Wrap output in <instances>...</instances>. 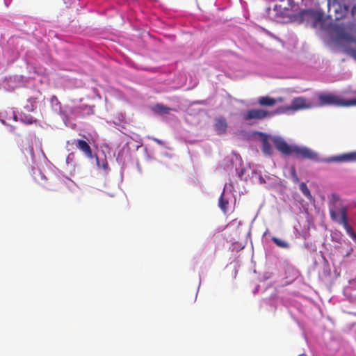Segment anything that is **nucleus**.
Here are the masks:
<instances>
[{"mask_svg":"<svg viewBox=\"0 0 356 356\" xmlns=\"http://www.w3.org/2000/svg\"><path fill=\"white\" fill-rule=\"evenodd\" d=\"M330 219L343 226L347 234L356 242V234L348 222V207L341 200L339 195L332 193L328 202Z\"/></svg>","mask_w":356,"mask_h":356,"instance_id":"obj_1","label":"nucleus"},{"mask_svg":"<svg viewBox=\"0 0 356 356\" xmlns=\"http://www.w3.org/2000/svg\"><path fill=\"white\" fill-rule=\"evenodd\" d=\"M273 141L276 149L285 156L294 154L297 159L319 161L318 154L308 147L290 145L280 137H274Z\"/></svg>","mask_w":356,"mask_h":356,"instance_id":"obj_2","label":"nucleus"},{"mask_svg":"<svg viewBox=\"0 0 356 356\" xmlns=\"http://www.w3.org/2000/svg\"><path fill=\"white\" fill-rule=\"evenodd\" d=\"M319 102L315 104V107H323L325 106H356V98L344 100L339 96L332 93H320L318 95Z\"/></svg>","mask_w":356,"mask_h":356,"instance_id":"obj_3","label":"nucleus"},{"mask_svg":"<svg viewBox=\"0 0 356 356\" xmlns=\"http://www.w3.org/2000/svg\"><path fill=\"white\" fill-rule=\"evenodd\" d=\"M315 107V104L308 102L303 97H295L290 106L278 108L276 113H284L289 111H297L302 109H309Z\"/></svg>","mask_w":356,"mask_h":356,"instance_id":"obj_4","label":"nucleus"},{"mask_svg":"<svg viewBox=\"0 0 356 356\" xmlns=\"http://www.w3.org/2000/svg\"><path fill=\"white\" fill-rule=\"evenodd\" d=\"M275 113V112L271 113L261 108H253L243 113L242 118L245 121H249L252 120H261L266 118L272 116Z\"/></svg>","mask_w":356,"mask_h":356,"instance_id":"obj_5","label":"nucleus"},{"mask_svg":"<svg viewBox=\"0 0 356 356\" xmlns=\"http://www.w3.org/2000/svg\"><path fill=\"white\" fill-rule=\"evenodd\" d=\"M325 163L338 162V163H350L356 162V151L343 154L341 155L331 156L322 160Z\"/></svg>","mask_w":356,"mask_h":356,"instance_id":"obj_6","label":"nucleus"},{"mask_svg":"<svg viewBox=\"0 0 356 356\" xmlns=\"http://www.w3.org/2000/svg\"><path fill=\"white\" fill-rule=\"evenodd\" d=\"M72 144L79 149L88 159H94L95 154L92 153V150L88 141L82 139H74Z\"/></svg>","mask_w":356,"mask_h":356,"instance_id":"obj_7","label":"nucleus"},{"mask_svg":"<svg viewBox=\"0 0 356 356\" xmlns=\"http://www.w3.org/2000/svg\"><path fill=\"white\" fill-rule=\"evenodd\" d=\"M227 127V122L225 117L219 116L214 119V129L218 135L225 134Z\"/></svg>","mask_w":356,"mask_h":356,"instance_id":"obj_8","label":"nucleus"},{"mask_svg":"<svg viewBox=\"0 0 356 356\" xmlns=\"http://www.w3.org/2000/svg\"><path fill=\"white\" fill-rule=\"evenodd\" d=\"M332 7L334 11V19L340 20L346 17L349 10V6L346 4L334 3Z\"/></svg>","mask_w":356,"mask_h":356,"instance_id":"obj_9","label":"nucleus"},{"mask_svg":"<svg viewBox=\"0 0 356 356\" xmlns=\"http://www.w3.org/2000/svg\"><path fill=\"white\" fill-rule=\"evenodd\" d=\"M261 136V149L265 155L270 156L273 154V148L270 143L268 141L269 136L264 133H260Z\"/></svg>","mask_w":356,"mask_h":356,"instance_id":"obj_10","label":"nucleus"},{"mask_svg":"<svg viewBox=\"0 0 356 356\" xmlns=\"http://www.w3.org/2000/svg\"><path fill=\"white\" fill-rule=\"evenodd\" d=\"M344 51L356 60V40H348L344 46Z\"/></svg>","mask_w":356,"mask_h":356,"instance_id":"obj_11","label":"nucleus"},{"mask_svg":"<svg viewBox=\"0 0 356 356\" xmlns=\"http://www.w3.org/2000/svg\"><path fill=\"white\" fill-rule=\"evenodd\" d=\"M258 104L261 106H273L277 103V100L269 96L259 97L257 99Z\"/></svg>","mask_w":356,"mask_h":356,"instance_id":"obj_12","label":"nucleus"},{"mask_svg":"<svg viewBox=\"0 0 356 356\" xmlns=\"http://www.w3.org/2000/svg\"><path fill=\"white\" fill-rule=\"evenodd\" d=\"M300 190L302 193L309 200H314L309 189L308 188L307 184L305 182H302L300 184Z\"/></svg>","mask_w":356,"mask_h":356,"instance_id":"obj_13","label":"nucleus"},{"mask_svg":"<svg viewBox=\"0 0 356 356\" xmlns=\"http://www.w3.org/2000/svg\"><path fill=\"white\" fill-rule=\"evenodd\" d=\"M218 205L224 213H226L227 211L229 202L224 198V193L221 194L219 198Z\"/></svg>","mask_w":356,"mask_h":356,"instance_id":"obj_14","label":"nucleus"},{"mask_svg":"<svg viewBox=\"0 0 356 356\" xmlns=\"http://www.w3.org/2000/svg\"><path fill=\"white\" fill-rule=\"evenodd\" d=\"M312 15L314 19V26H316L317 23L322 22L324 20L323 13L321 12H312Z\"/></svg>","mask_w":356,"mask_h":356,"instance_id":"obj_15","label":"nucleus"},{"mask_svg":"<svg viewBox=\"0 0 356 356\" xmlns=\"http://www.w3.org/2000/svg\"><path fill=\"white\" fill-rule=\"evenodd\" d=\"M272 241L280 248H289V244L287 242L282 241L275 236H273L272 238Z\"/></svg>","mask_w":356,"mask_h":356,"instance_id":"obj_16","label":"nucleus"},{"mask_svg":"<svg viewBox=\"0 0 356 356\" xmlns=\"http://www.w3.org/2000/svg\"><path fill=\"white\" fill-rule=\"evenodd\" d=\"M94 158L96 159V164L99 168H102L104 170H107L108 169V164L106 159L104 161H102V163H101L100 161L99 160L98 156L96 154H95Z\"/></svg>","mask_w":356,"mask_h":356,"instance_id":"obj_17","label":"nucleus"},{"mask_svg":"<svg viewBox=\"0 0 356 356\" xmlns=\"http://www.w3.org/2000/svg\"><path fill=\"white\" fill-rule=\"evenodd\" d=\"M66 163L74 167L75 163V154L73 152L70 153L66 158Z\"/></svg>","mask_w":356,"mask_h":356,"instance_id":"obj_18","label":"nucleus"},{"mask_svg":"<svg viewBox=\"0 0 356 356\" xmlns=\"http://www.w3.org/2000/svg\"><path fill=\"white\" fill-rule=\"evenodd\" d=\"M156 108L158 109V111H162V112H164V113H168L170 108L162 105V104H157L156 106Z\"/></svg>","mask_w":356,"mask_h":356,"instance_id":"obj_19","label":"nucleus"},{"mask_svg":"<svg viewBox=\"0 0 356 356\" xmlns=\"http://www.w3.org/2000/svg\"><path fill=\"white\" fill-rule=\"evenodd\" d=\"M291 175H292V177L293 179V182L298 183L299 181V179L297 176L296 169L294 168H292V169H291Z\"/></svg>","mask_w":356,"mask_h":356,"instance_id":"obj_20","label":"nucleus"},{"mask_svg":"<svg viewBox=\"0 0 356 356\" xmlns=\"http://www.w3.org/2000/svg\"><path fill=\"white\" fill-rule=\"evenodd\" d=\"M351 13H352V15H356V6H354L352 8Z\"/></svg>","mask_w":356,"mask_h":356,"instance_id":"obj_21","label":"nucleus"},{"mask_svg":"<svg viewBox=\"0 0 356 356\" xmlns=\"http://www.w3.org/2000/svg\"><path fill=\"white\" fill-rule=\"evenodd\" d=\"M298 356H307V355H305V354H300V355H299Z\"/></svg>","mask_w":356,"mask_h":356,"instance_id":"obj_22","label":"nucleus"},{"mask_svg":"<svg viewBox=\"0 0 356 356\" xmlns=\"http://www.w3.org/2000/svg\"><path fill=\"white\" fill-rule=\"evenodd\" d=\"M282 98H279L278 101L279 102H282Z\"/></svg>","mask_w":356,"mask_h":356,"instance_id":"obj_23","label":"nucleus"}]
</instances>
